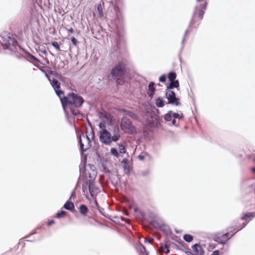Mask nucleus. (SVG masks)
I'll list each match as a JSON object with an SVG mask.
<instances>
[{
	"label": "nucleus",
	"instance_id": "1",
	"mask_svg": "<svg viewBox=\"0 0 255 255\" xmlns=\"http://www.w3.org/2000/svg\"><path fill=\"white\" fill-rule=\"evenodd\" d=\"M130 71L127 60L123 59L118 61L111 69L110 77L115 81L117 84L123 85L125 84L126 77Z\"/></svg>",
	"mask_w": 255,
	"mask_h": 255
},
{
	"label": "nucleus",
	"instance_id": "2",
	"mask_svg": "<svg viewBox=\"0 0 255 255\" xmlns=\"http://www.w3.org/2000/svg\"><path fill=\"white\" fill-rule=\"evenodd\" d=\"M60 100L64 109L69 108L71 112L74 115L79 114L78 110H74L73 108H79L83 105L84 100L83 98L74 93H69L67 96L60 97Z\"/></svg>",
	"mask_w": 255,
	"mask_h": 255
},
{
	"label": "nucleus",
	"instance_id": "3",
	"mask_svg": "<svg viewBox=\"0 0 255 255\" xmlns=\"http://www.w3.org/2000/svg\"><path fill=\"white\" fill-rule=\"evenodd\" d=\"M246 225L244 223L243 225L241 227H236V226L230 227L227 229L228 232L224 234L217 233L215 236L214 240L219 244H225L236 233L244 228Z\"/></svg>",
	"mask_w": 255,
	"mask_h": 255
},
{
	"label": "nucleus",
	"instance_id": "4",
	"mask_svg": "<svg viewBox=\"0 0 255 255\" xmlns=\"http://www.w3.org/2000/svg\"><path fill=\"white\" fill-rule=\"evenodd\" d=\"M120 137V134L115 131V134L112 136L111 132H109L106 128H102L100 131V140L106 145H110L113 141H118Z\"/></svg>",
	"mask_w": 255,
	"mask_h": 255
},
{
	"label": "nucleus",
	"instance_id": "5",
	"mask_svg": "<svg viewBox=\"0 0 255 255\" xmlns=\"http://www.w3.org/2000/svg\"><path fill=\"white\" fill-rule=\"evenodd\" d=\"M79 140L80 149L82 153L86 151L91 146V141L87 135H85L83 132H81L79 135Z\"/></svg>",
	"mask_w": 255,
	"mask_h": 255
},
{
	"label": "nucleus",
	"instance_id": "6",
	"mask_svg": "<svg viewBox=\"0 0 255 255\" xmlns=\"http://www.w3.org/2000/svg\"><path fill=\"white\" fill-rule=\"evenodd\" d=\"M172 88H168L166 87V97L168 99V103L176 106L180 105L179 100L177 98L174 92L171 90Z\"/></svg>",
	"mask_w": 255,
	"mask_h": 255
},
{
	"label": "nucleus",
	"instance_id": "7",
	"mask_svg": "<svg viewBox=\"0 0 255 255\" xmlns=\"http://www.w3.org/2000/svg\"><path fill=\"white\" fill-rule=\"evenodd\" d=\"M207 4V2L204 1V3L202 4L199 7L196 8L193 15V22L197 18H199L200 20H202L203 19L204 11L206 8Z\"/></svg>",
	"mask_w": 255,
	"mask_h": 255
},
{
	"label": "nucleus",
	"instance_id": "8",
	"mask_svg": "<svg viewBox=\"0 0 255 255\" xmlns=\"http://www.w3.org/2000/svg\"><path fill=\"white\" fill-rule=\"evenodd\" d=\"M167 78L170 81V83L167 86H168V88H178L179 87V84L178 80H175L176 78V74L174 72H171L168 73L167 75Z\"/></svg>",
	"mask_w": 255,
	"mask_h": 255
},
{
	"label": "nucleus",
	"instance_id": "9",
	"mask_svg": "<svg viewBox=\"0 0 255 255\" xmlns=\"http://www.w3.org/2000/svg\"><path fill=\"white\" fill-rule=\"evenodd\" d=\"M50 81V83L54 88L56 94L60 98L61 96L64 94V92L63 91L60 89V83L56 79L49 80Z\"/></svg>",
	"mask_w": 255,
	"mask_h": 255
},
{
	"label": "nucleus",
	"instance_id": "10",
	"mask_svg": "<svg viewBox=\"0 0 255 255\" xmlns=\"http://www.w3.org/2000/svg\"><path fill=\"white\" fill-rule=\"evenodd\" d=\"M193 253L188 252V255H204V251L202 247L199 244H195L192 246Z\"/></svg>",
	"mask_w": 255,
	"mask_h": 255
},
{
	"label": "nucleus",
	"instance_id": "11",
	"mask_svg": "<svg viewBox=\"0 0 255 255\" xmlns=\"http://www.w3.org/2000/svg\"><path fill=\"white\" fill-rule=\"evenodd\" d=\"M113 126V120L110 115H106L103 119V122L99 124L100 128Z\"/></svg>",
	"mask_w": 255,
	"mask_h": 255
},
{
	"label": "nucleus",
	"instance_id": "12",
	"mask_svg": "<svg viewBox=\"0 0 255 255\" xmlns=\"http://www.w3.org/2000/svg\"><path fill=\"white\" fill-rule=\"evenodd\" d=\"M150 224L155 229L163 230V228H166L167 226L163 224L162 222L159 220H154L151 222Z\"/></svg>",
	"mask_w": 255,
	"mask_h": 255
},
{
	"label": "nucleus",
	"instance_id": "13",
	"mask_svg": "<svg viewBox=\"0 0 255 255\" xmlns=\"http://www.w3.org/2000/svg\"><path fill=\"white\" fill-rule=\"evenodd\" d=\"M89 190L92 197L96 196L99 192V189L95 187V184L91 180L89 181Z\"/></svg>",
	"mask_w": 255,
	"mask_h": 255
},
{
	"label": "nucleus",
	"instance_id": "14",
	"mask_svg": "<svg viewBox=\"0 0 255 255\" xmlns=\"http://www.w3.org/2000/svg\"><path fill=\"white\" fill-rule=\"evenodd\" d=\"M155 84L153 82H150L148 86V89L147 90V94L148 96L152 98L156 90L155 87L154 86Z\"/></svg>",
	"mask_w": 255,
	"mask_h": 255
},
{
	"label": "nucleus",
	"instance_id": "15",
	"mask_svg": "<svg viewBox=\"0 0 255 255\" xmlns=\"http://www.w3.org/2000/svg\"><path fill=\"white\" fill-rule=\"evenodd\" d=\"M3 38V44H4L7 48H10L11 45L14 46L16 43L14 39L10 38V36H7L6 38H4V37Z\"/></svg>",
	"mask_w": 255,
	"mask_h": 255
},
{
	"label": "nucleus",
	"instance_id": "16",
	"mask_svg": "<svg viewBox=\"0 0 255 255\" xmlns=\"http://www.w3.org/2000/svg\"><path fill=\"white\" fill-rule=\"evenodd\" d=\"M121 128H133L132 123L127 117H123L121 121Z\"/></svg>",
	"mask_w": 255,
	"mask_h": 255
},
{
	"label": "nucleus",
	"instance_id": "17",
	"mask_svg": "<svg viewBox=\"0 0 255 255\" xmlns=\"http://www.w3.org/2000/svg\"><path fill=\"white\" fill-rule=\"evenodd\" d=\"M78 209L80 214L83 216H86L89 212L88 208L83 204L80 205Z\"/></svg>",
	"mask_w": 255,
	"mask_h": 255
},
{
	"label": "nucleus",
	"instance_id": "18",
	"mask_svg": "<svg viewBox=\"0 0 255 255\" xmlns=\"http://www.w3.org/2000/svg\"><path fill=\"white\" fill-rule=\"evenodd\" d=\"M63 208L71 212H73L75 210L73 203L69 201L65 203Z\"/></svg>",
	"mask_w": 255,
	"mask_h": 255
},
{
	"label": "nucleus",
	"instance_id": "19",
	"mask_svg": "<svg viewBox=\"0 0 255 255\" xmlns=\"http://www.w3.org/2000/svg\"><path fill=\"white\" fill-rule=\"evenodd\" d=\"M159 251L160 253H165L167 254L169 253V247L166 244L162 245L159 249Z\"/></svg>",
	"mask_w": 255,
	"mask_h": 255
},
{
	"label": "nucleus",
	"instance_id": "20",
	"mask_svg": "<svg viewBox=\"0 0 255 255\" xmlns=\"http://www.w3.org/2000/svg\"><path fill=\"white\" fill-rule=\"evenodd\" d=\"M137 249L141 255H148V253L146 252L145 247L142 244H139L138 245Z\"/></svg>",
	"mask_w": 255,
	"mask_h": 255
},
{
	"label": "nucleus",
	"instance_id": "21",
	"mask_svg": "<svg viewBox=\"0 0 255 255\" xmlns=\"http://www.w3.org/2000/svg\"><path fill=\"white\" fill-rule=\"evenodd\" d=\"M255 217V212H250L245 214L242 218V220H247L249 218H254Z\"/></svg>",
	"mask_w": 255,
	"mask_h": 255
},
{
	"label": "nucleus",
	"instance_id": "22",
	"mask_svg": "<svg viewBox=\"0 0 255 255\" xmlns=\"http://www.w3.org/2000/svg\"><path fill=\"white\" fill-rule=\"evenodd\" d=\"M155 105L157 107L161 108L164 106V102L162 98H158L156 100Z\"/></svg>",
	"mask_w": 255,
	"mask_h": 255
},
{
	"label": "nucleus",
	"instance_id": "23",
	"mask_svg": "<svg viewBox=\"0 0 255 255\" xmlns=\"http://www.w3.org/2000/svg\"><path fill=\"white\" fill-rule=\"evenodd\" d=\"M123 129H124V131L126 133L130 134H136V128H122Z\"/></svg>",
	"mask_w": 255,
	"mask_h": 255
},
{
	"label": "nucleus",
	"instance_id": "24",
	"mask_svg": "<svg viewBox=\"0 0 255 255\" xmlns=\"http://www.w3.org/2000/svg\"><path fill=\"white\" fill-rule=\"evenodd\" d=\"M173 119L172 112L170 111L164 116V120L166 121L169 122L171 121Z\"/></svg>",
	"mask_w": 255,
	"mask_h": 255
},
{
	"label": "nucleus",
	"instance_id": "25",
	"mask_svg": "<svg viewBox=\"0 0 255 255\" xmlns=\"http://www.w3.org/2000/svg\"><path fill=\"white\" fill-rule=\"evenodd\" d=\"M66 215V212L64 211H61L56 214L55 217L57 218H62L65 217Z\"/></svg>",
	"mask_w": 255,
	"mask_h": 255
},
{
	"label": "nucleus",
	"instance_id": "26",
	"mask_svg": "<svg viewBox=\"0 0 255 255\" xmlns=\"http://www.w3.org/2000/svg\"><path fill=\"white\" fill-rule=\"evenodd\" d=\"M110 152L113 156L116 157H118L120 155L117 149L114 147L111 149Z\"/></svg>",
	"mask_w": 255,
	"mask_h": 255
},
{
	"label": "nucleus",
	"instance_id": "27",
	"mask_svg": "<svg viewBox=\"0 0 255 255\" xmlns=\"http://www.w3.org/2000/svg\"><path fill=\"white\" fill-rule=\"evenodd\" d=\"M183 239L185 241L190 242L193 240V237L189 234H186L184 235Z\"/></svg>",
	"mask_w": 255,
	"mask_h": 255
},
{
	"label": "nucleus",
	"instance_id": "28",
	"mask_svg": "<svg viewBox=\"0 0 255 255\" xmlns=\"http://www.w3.org/2000/svg\"><path fill=\"white\" fill-rule=\"evenodd\" d=\"M97 10L99 12V16L100 17H102L103 16V10L102 8V6L100 4H98L97 6Z\"/></svg>",
	"mask_w": 255,
	"mask_h": 255
},
{
	"label": "nucleus",
	"instance_id": "29",
	"mask_svg": "<svg viewBox=\"0 0 255 255\" xmlns=\"http://www.w3.org/2000/svg\"><path fill=\"white\" fill-rule=\"evenodd\" d=\"M119 148L121 153H125L126 152L125 146L123 144H119Z\"/></svg>",
	"mask_w": 255,
	"mask_h": 255
},
{
	"label": "nucleus",
	"instance_id": "30",
	"mask_svg": "<svg viewBox=\"0 0 255 255\" xmlns=\"http://www.w3.org/2000/svg\"><path fill=\"white\" fill-rule=\"evenodd\" d=\"M29 58L30 59V60H32L34 62L38 63L40 62L39 60L36 58L35 56H34L33 55H31L29 54L28 55Z\"/></svg>",
	"mask_w": 255,
	"mask_h": 255
},
{
	"label": "nucleus",
	"instance_id": "31",
	"mask_svg": "<svg viewBox=\"0 0 255 255\" xmlns=\"http://www.w3.org/2000/svg\"><path fill=\"white\" fill-rule=\"evenodd\" d=\"M51 44L57 50L60 51V47L57 42L54 41L52 42Z\"/></svg>",
	"mask_w": 255,
	"mask_h": 255
},
{
	"label": "nucleus",
	"instance_id": "32",
	"mask_svg": "<svg viewBox=\"0 0 255 255\" xmlns=\"http://www.w3.org/2000/svg\"><path fill=\"white\" fill-rule=\"evenodd\" d=\"M126 115L132 118H136V117L135 114L129 111H127Z\"/></svg>",
	"mask_w": 255,
	"mask_h": 255
},
{
	"label": "nucleus",
	"instance_id": "33",
	"mask_svg": "<svg viewBox=\"0 0 255 255\" xmlns=\"http://www.w3.org/2000/svg\"><path fill=\"white\" fill-rule=\"evenodd\" d=\"M172 116H173V118L175 119H181L182 118V116H181L179 114H177V113H172Z\"/></svg>",
	"mask_w": 255,
	"mask_h": 255
},
{
	"label": "nucleus",
	"instance_id": "34",
	"mask_svg": "<svg viewBox=\"0 0 255 255\" xmlns=\"http://www.w3.org/2000/svg\"><path fill=\"white\" fill-rule=\"evenodd\" d=\"M166 77L165 75H162L159 77V80L160 82L164 83L166 81Z\"/></svg>",
	"mask_w": 255,
	"mask_h": 255
},
{
	"label": "nucleus",
	"instance_id": "35",
	"mask_svg": "<svg viewBox=\"0 0 255 255\" xmlns=\"http://www.w3.org/2000/svg\"><path fill=\"white\" fill-rule=\"evenodd\" d=\"M71 41H72L73 44L74 46H77V43H78L77 40L73 36L71 37Z\"/></svg>",
	"mask_w": 255,
	"mask_h": 255
},
{
	"label": "nucleus",
	"instance_id": "36",
	"mask_svg": "<svg viewBox=\"0 0 255 255\" xmlns=\"http://www.w3.org/2000/svg\"><path fill=\"white\" fill-rule=\"evenodd\" d=\"M173 126H177L178 124L176 123V119L173 118L171 120Z\"/></svg>",
	"mask_w": 255,
	"mask_h": 255
},
{
	"label": "nucleus",
	"instance_id": "37",
	"mask_svg": "<svg viewBox=\"0 0 255 255\" xmlns=\"http://www.w3.org/2000/svg\"><path fill=\"white\" fill-rule=\"evenodd\" d=\"M55 223V221L51 220L50 221H49L47 223V226H50Z\"/></svg>",
	"mask_w": 255,
	"mask_h": 255
},
{
	"label": "nucleus",
	"instance_id": "38",
	"mask_svg": "<svg viewBox=\"0 0 255 255\" xmlns=\"http://www.w3.org/2000/svg\"><path fill=\"white\" fill-rule=\"evenodd\" d=\"M153 239L149 240L147 238H145L144 242L145 243H151L153 241Z\"/></svg>",
	"mask_w": 255,
	"mask_h": 255
},
{
	"label": "nucleus",
	"instance_id": "39",
	"mask_svg": "<svg viewBox=\"0 0 255 255\" xmlns=\"http://www.w3.org/2000/svg\"><path fill=\"white\" fill-rule=\"evenodd\" d=\"M211 255H220L219 252L218 250L215 251Z\"/></svg>",
	"mask_w": 255,
	"mask_h": 255
},
{
	"label": "nucleus",
	"instance_id": "40",
	"mask_svg": "<svg viewBox=\"0 0 255 255\" xmlns=\"http://www.w3.org/2000/svg\"><path fill=\"white\" fill-rule=\"evenodd\" d=\"M138 158L140 160H143L144 159V156L142 155H139Z\"/></svg>",
	"mask_w": 255,
	"mask_h": 255
},
{
	"label": "nucleus",
	"instance_id": "41",
	"mask_svg": "<svg viewBox=\"0 0 255 255\" xmlns=\"http://www.w3.org/2000/svg\"><path fill=\"white\" fill-rule=\"evenodd\" d=\"M68 32H70V33H73L74 32V29H73V28H70V29H69L68 30Z\"/></svg>",
	"mask_w": 255,
	"mask_h": 255
},
{
	"label": "nucleus",
	"instance_id": "42",
	"mask_svg": "<svg viewBox=\"0 0 255 255\" xmlns=\"http://www.w3.org/2000/svg\"><path fill=\"white\" fill-rule=\"evenodd\" d=\"M119 111L121 112H123V113H125V114H126L128 110H126L125 109H120V110H119Z\"/></svg>",
	"mask_w": 255,
	"mask_h": 255
},
{
	"label": "nucleus",
	"instance_id": "43",
	"mask_svg": "<svg viewBox=\"0 0 255 255\" xmlns=\"http://www.w3.org/2000/svg\"><path fill=\"white\" fill-rule=\"evenodd\" d=\"M198 2L204 1V0H197Z\"/></svg>",
	"mask_w": 255,
	"mask_h": 255
},
{
	"label": "nucleus",
	"instance_id": "44",
	"mask_svg": "<svg viewBox=\"0 0 255 255\" xmlns=\"http://www.w3.org/2000/svg\"><path fill=\"white\" fill-rule=\"evenodd\" d=\"M168 228V227L167 226V228H163V231H165V230H166Z\"/></svg>",
	"mask_w": 255,
	"mask_h": 255
},
{
	"label": "nucleus",
	"instance_id": "45",
	"mask_svg": "<svg viewBox=\"0 0 255 255\" xmlns=\"http://www.w3.org/2000/svg\"><path fill=\"white\" fill-rule=\"evenodd\" d=\"M252 170H253V171L254 172H255V168H253L252 169Z\"/></svg>",
	"mask_w": 255,
	"mask_h": 255
},
{
	"label": "nucleus",
	"instance_id": "46",
	"mask_svg": "<svg viewBox=\"0 0 255 255\" xmlns=\"http://www.w3.org/2000/svg\"><path fill=\"white\" fill-rule=\"evenodd\" d=\"M73 195H75V193L74 192H73V193L72 194V196H73Z\"/></svg>",
	"mask_w": 255,
	"mask_h": 255
},
{
	"label": "nucleus",
	"instance_id": "47",
	"mask_svg": "<svg viewBox=\"0 0 255 255\" xmlns=\"http://www.w3.org/2000/svg\"><path fill=\"white\" fill-rule=\"evenodd\" d=\"M91 131H92V132H93V128H91Z\"/></svg>",
	"mask_w": 255,
	"mask_h": 255
},
{
	"label": "nucleus",
	"instance_id": "48",
	"mask_svg": "<svg viewBox=\"0 0 255 255\" xmlns=\"http://www.w3.org/2000/svg\"><path fill=\"white\" fill-rule=\"evenodd\" d=\"M82 189H83V191H84V192H85V190H84V187H83H83H82Z\"/></svg>",
	"mask_w": 255,
	"mask_h": 255
}]
</instances>
